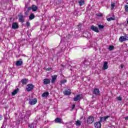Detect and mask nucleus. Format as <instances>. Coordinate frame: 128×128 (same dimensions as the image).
<instances>
[{"instance_id": "nucleus-42", "label": "nucleus", "mask_w": 128, "mask_h": 128, "mask_svg": "<svg viewBox=\"0 0 128 128\" xmlns=\"http://www.w3.org/2000/svg\"><path fill=\"white\" fill-rule=\"evenodd\" d=\"M61 66H62V68H64V66L63 64H61Z\"/></svg>"}, {"instance_id": "nucleus-41", "label": "nucleus", "mask_w": 128, "mask_h": 128, "mask_svg": "<svg viewBox=\"0 0 128 128\" xmlns=\"http://www.w3.org/2000/svg\"><path fill=\"white\" fill-rule=\"evenodd\" d=\"M121 68H124V65H122V64L121 65Z\"/></svg>"}, {"instance_id": "nucleus-39", "label": "nucleus", "mask_w": 128, "mask_h": 128, "mask_svg": "<svg viewBox=\"0 0 128 128\" xmlns=\"http://www.w3.org/2000/svg\"><path fill=\"white\" fill-rule=\"evenodd\" d=\"M124 119L126 120H128V116H126L124 118Z\"/></svg>"}, {"instance_id": "nucleus-27", "label": "nucleus", "mask_w": 128, "mask_h": 128, "mask_svg": "<svg viewBox=\"0 0 128 128\" xmlns=\"http://www.w3.org/2000/svg\"><path fill=\"white\" fill-rule=\"evenodd\" d=\"M114 46H109L108 50H114Z\"/></svg>"}, {"instance_id": "nucleus-2", "label": "nucleus", "mask_w": 128, "mask_h": 128, "mask_svg": "<svg viewBox=\"0 0 128 128\" xmlns=\"http://www.w3.org/2000/svg\"><path fill=\"white\" fill-rule=\"evenodd\" d=\"M94 121V118L92 116H89L87 119V123L90 124Z\"/></svg>"}, {"instance_id": "nucleus-45", "label": "nucleus", "mask_w": 128, "mask_h": 128, "mask_svg": "<svg viewBox=\"0 0 128 128\" xmlns=\"http://www.w3.org/2000/svg\"><path fill=\"white\" fill-rule=\"evenodd\" d=\"M70 124H72V122H70Z\"/></svg>"}, {"instance_id": "nucleus-43", "label": "nucleus", "mask_w": 128, "mask_h": 128, "mask_svg": "<svg viewBox=\"0 0 128 128\" xmlns=\"http://www.w3.org/2000/svg\"><path fill=\"white\" fill-rule=\"evenodd\" d=\"M74 13L76 14H77L78 13V11H76L75 12H74Z\"/></svg>"}, {"instance_id": "nucleus-8", "label": "nucleus", "mask_w": 128, "mask_h": 128, "mask_svg": "<svg viewBox=\"0 0 128 128\" xmlns=\"http://www.w3.org/2000/svg\"><path fill=\"white\" fill-rule=\"evenodd\" d=\"M93 94L100 96V90L98 88H94L93 90Z\"/></svg>"}, {"instance_id": "nucleus-20", "label": "nucleus", "mask_w": 128, "mask_h": 128, "mask_svg": "<svg viewBox=\"0 0 128 128\" xmlns=\"http://www.w3.org/2000/svg\"><path fill=\"white\" fill-rule=\"evenodd\" d=\"M78 4L80 6H84L86 2H84V0H80L78 2Z\"/></svg>"}, {"instance_id": "nucleus-29", "label": "nucleus", "mask_w": 128, "mask_h": 128, "mask_svg": "<svg viewBox=\"0 0 128 128\" xmlns=\"http://www.w3.org/2000/svg\"><path fill=\"white\" fill-rule=\"evenodd\" d=\"M98 28L99 30H102V28H104V26L103 25H98Z\"/></svg>"}, {"instance_id": "nucleus-35", "label": "nucleus", "mask_w": 128, "mask_h": 128, "mask_svg": "<svg viewBox=\"0 0 128 128\" xmlns=\"http://www.w3.org/2000/svg\"><path fill=\"white\" fill-rule=\"evenodd\" d=\"M117 100H122V99L121 96H118V97H117Z\"/></svg>"}, {"instance_id": "nucleus-6", "label": "nucleus", "mask_w": 128, "mask_h": 128, "mask_svg": "<svg viewBox=\"0 0 128 128\" xmlns=\"http://www.w3.org/2000/svg\"><path fill=\"white\" fill-rule=\"evenodd\" d=\"M80 96H82V94H79L76 95V96L73 98L74 101V102H78V101H79V102H80V101L82 100V97H80Z\"/></svg>"}, {"instance_id": "nucleus-33", "label": "nucleus", "mask_w": 128, "mask_h": 128, "mask_svg": "<svg viewBox=\"0 0 128 128\" xmlns=\"http://www.w3.org/2000/svg\"><path fill=\"white\" fill-rule=\"evenodd\" d=\"M26 26H28H28H30V22H26Z\"/></svg>"}, {"instance_id": "nucleus-5", "label": "nucleus", "mask_w": 128, "mask_h": 128, "mask_svg": "<svg viewBox=\"0 0 128 128\" xmlns=\"http://www.w3.org/2000/svg\"><path fill=\"white\" fill-rule=\"evenodd\" d=\"M90 30H92V32H100V30H98V28L94 25L90 26Z\"/></svg>"}, {"instance_id": "nucleus-7", "label": "nucleus", "mask_w": 128, "mask_h": 128, "mask_svg": "<svg viewBox=\"0 0 128 128\" xmlns=\"http://www.w3.org/2000/svg\"><path fill=\"white\" fill-rule=\"evenodd\" d=\"M38 102V100L36 98L32 99L30 100L29 101V104H30L31 106H34V104H36Z\"/></svg>"}, {"instance_id": "nucleus-14", "label": "nucleus", "mask_w": 128, "mask_h": 128, "mask_svg": "<svg viewBox=\"0 0 128 128\" xmlns=\"http://www.w3.org/2000/svg\"><path fill=\"white\" fill-rule=\"evenodd\" d=\"M12 28L14 30H16V28H18V24L16 22H13L12 24Z\"/></svg>"}, {"instance_id": "nucleus-16", "label": "nucleus", "mask_w": 128, "mask_h": 128, "mask_svg": "<svg viewBox=\"0 0 128 128\" xmlns=\"http://www.w3.org/2000/svg\"><path fill=\"white\" fill-rule=\"evenodd\" d=\"M32 12H36L38 10V8L36 5H32L31 6Z\"/></svg>"}, {"instance_id": "nucleus-25", "label": "nucleus", "mask_w": 128, "mask_h": 128, "mask_svg": "<svg viewBox=\"0 0 128 128\" xmlns=\"http://www.w3.org/2000/svg\"><path fill=\"white\" fill-rule=\"evenodd\" d=\"M76 126H82V121L78 120L75 124Z\"/></svg>"}, {"instance_id": "nucleus-12", "label": "nucleus", "mask_w": 128, "mask_h": 128, "mask_svg": "<svg viewBox=\"0 0 128 128\" xmlns=\"http://www.w3.org/2000/svg\"><path fill=\"white\" fill-rule=\"evenodd\" d=\"M108 62H104L102 70H108Z\"/></svg>"}, {"instance_id": "nucleus-30", "label": "nucleus", "mask_w": 128, "mask_h": 128, "mask_svg": "<svg viewBox=\"0 0 128 128\" xmlns=\"http://www.w3.org/2000/svg\"><path fill=\"white\" fill-rule=\"evenodd\" d=\"M124 10H125V12H128V5L125 6Z\"/></svg>"}, {"instance_id": "nucleus-18", "label": "nucleus", "mask_w": 128, "mask_h": 128, "mask_svg": "<svg viewBox=\"0 0 128 128\" xmlns=\"http://www.w3.org/2000/svg\"><path fill=\"white\" fill-rule=\"evenodd\" d=\"M28 80L26 78L22 79L21 80V82L23 85L26 86V84H28Z\"/></svg>"}, {"instance_id": "nucleus-1", "label": "nucleus", "mask_w": 128, "mask_h": 128, "mask_svg": "<svg viewBox=\"0 0 128 128\" xmlns=\"http://www.w3.org/2000/svg\"><path fill=\"white\" fill-rule=\"evenodd\" d=\"M18 17L20 22H24V16L22 15V13H20L18 15Z\"/></svg>"}, {"instance_id": "nucleus-22", "label": "nucleus", "mask_w": 128, "mask_h": 128, "mask_svg": "<svg viewBox=\"0 0 128 128\" xmlns=\"http://www.w3.org/2000/svg\"><path fill=\"white\" fill-rule=\"evenodd\" d=\"M34 18H36V16H34V14L33 13L30 14V15L29 16V20H34Z\"/></svg>"}, {"instance_id": "nucleus-17", "label": "nucleus", "mask_w": 128, "mask_h": 128, "mask_svg": "<svg viewBox=\"0 0 128 128\" xmlns=\"http://www.w3.org/2000/svg\"><path fill=\"white\" fill-rule=\"evenodd\" d=\"M52 79L51 80V82L52 84H54L56 80V78H58V76L57 75H54L53 76H52Z\"/></svg>"}, {"instance_id": "nucleus-15", "label": "nucleus", "mask_w": 128, "mask_h": 128, "mask_svg": "<svg viewBox=\"0 0 128 128\" xmlns=\"http://www.w3.org/2000/svg\"><path fill=\"white\" fill-rule=\"evenodd\" d=\"M16 64L17 66H22V60L20 59L16 61Z\"/></svg>"}, {"instance_id": "nucleus-32", "label": "nucleus", "mask_w": 128, "mask_h": 128, "mask_svg": "<svg viewBox=\"0 0 128 128\" xmlns=\"http://www.w3.org/2000/svg\"><path fill=\"white\" fill-rule=\"evenodd\" d=\"M52 68H48L46 69V70L48 72H50V70H52Z\"/></svg>"}, {"instance_id": "nucleus-9", "label": "nucleus", "mask_w": 128, "mask_h": 128, "mask_svg": "<svg viewBox=\"0 0 128 128\" xmlns=\"http://www.w3.org/2000/svg\"><path fill=\"white\" fill-rule=\"evenodd\" d=\"M101 123L102 122L100 121L95 122L94 125L95 128H102V124Z\"/></svg>"}, {"instance_id": "nucleus-3", "label": "nucleus", "mask_w": 128, "mask_h": 128, "mask_svg": "<svg viewBox=\"0 0 128 128\" xmlns=\"http://www.w3.org/2000/svg\"><path fill=\"white\" fill-rule=\"evenodd\" d=\"M119 40L120 42H126V40H128V35H126L125 36H121L119 38Z\"/></svg>"}, {"instance_id": "nucleus-24", "label": "nucleus", "mask_w": 128, "mask_h": 128, "mask_svg": "<svg viewBox=\"0 0 128 128\" xmlns=\"http://www.w3.org/2000/svg\"><path fill=\"white\" fill-rule=\"evenodd\" d=\"M68 82V80L66 79L60 80V86H62V84H64Z\"/></svg>"}, {"instance_id": "nucleus-34", "label": "nucleus", "mask_w": 128, "mask_h": 128, "mask_svg": "<svg viewBox=\"0 0 128 128\" xmlns=\"http://www.w3.org/2000/svg\"><path fill=\"white\" fill-rule=\"evenodd\" d=\"M75 108H76V104H74L72 105V109H71V110H74V109Z\"/></svg>"}, {"instance_id": "nucleus-13", "label": "nucleus", "mask_w": 128, "mask_h": 128, "mask_svg": "<svg viewBox=\"0 0 128 128\" xmlns=\"http://www.w3.org/2000/svg\"><path fill=\"white\" fill-rule=\"evenodd\" d=\"M44 84H50V80L48 78H45L43 80Z\"/></svg>"}, {"instance_id": "nucleus-37", "label": "nucleus", "mask_w": 128, "mask_h": 128, "mask_svg": "<svg viewBox=\"0 0 128 128\" xmlns=\"http://www.w3.org/2000/svg\"><path fill=\"white\" fill-rule=\"evenodd\" d=\"M78 28H82V24L80 23L78 25Z\"/></svg>"}, {"instance_id": "nucleus-23", "label": "nucleus", "mask_w": 128, "mask_h": 128, "mask_svg": "<svg viewBox=\"0 0 128 128\" xmlns=\"http://www.w3.org/2000/svg\"><path fill=\"white\" fill-rule=\"evenodd\" d=\"M48 94H50V93H48V92H46L43 93V94H42V98L48 96Z\"/></svg>"}, {"instance_id": "nucleus-19", "label": "nucleus", "mask_w": 128, "mask_h": 128, "mask_svg": "<svg viewBox=\"0 0 128 128\" xmlns=\"http://www.w3.org/2000/svg\"><path fill=\"white\" fill-rule=\"evenodd\" d=\"M62 118H56L55 120H54V122H56V124H60L62 122Z\"/></svg>"}, {"instance_id": "nucleus-40", "label": "nucleus", "mask_w": 128, "mask_h": 128, "mask_svg": "<svg viewBox=\"0 0 128 128\" xmlns=\"http://www.w3.org/2000/svg\"><path fill=\"white\" fill-rule=\"evenodd\" d=\"M2 120V116H0V120Z\"/></svg>"}, {"instance_id": "nucleus-11", "label": "nucleus", "mask_w": 128, "mask_h": 128, "mask_svg": "<svg viewBox=\"0 0 128 128\" xmlns=\"http://www.w3.org/2000/svg\"><path fill=\"white\" fill-rule=\"evenodd\" d=\"M110 117V116H105L104 117H101L100 118V122H106V119Z\"/></svg>"}, {"instance_id": "nucleus-26", "label": "nucleus", "mask_w": 128, "mask_h": 128, "mask_svg": "<svg viewBox=\"0 0 128 128\" xmlns=\"http://www.w3.org/2000/svg\"><path fill=\"white\" fill-rule=\"evenodd\" d=\"M116 20V18L114 17H110L107 18L108 22H111V20Z\"/></svg>"}, {"instance_id": "nucleus-36", "label": "nucleus", "mask_w": 128, "mask_h": 128, "mask_svg": "<svg viewBox=\"0 0 128 128\" xmlns=\"http://www.w3.org/2000/svg\"><path fill=\"white\" fill-rule=\"evenodd\" d=\"M30 12L28 11V10L24 12V14L25 16H28V14Z\"/></svg>"}, {"instance_id": "nucleus-44", "label": "nucleus", "mask_w": 128, "mask_h": 128, "mask_svg": "<svg viewBox=\"0 0 128 128\" xmlns=\"http://www.w3.org/2000/svg\"><path fill=\"white\" fill-rule=\"evenodd\" d=\"M102 14L98 15V16H102Z\"/></svg>"}, {"instance_id": "nucleus-38", "label": "nucleus", "mask_w": 128, "mask_h": 128, "mask_svg": "<svg viewBox=\"0 0 128 128\" xmlns=\"http://www.w3.org/2000/svg\"><path fill=\"white\" fill-rule=\"evenodd\" d=\"M27 10L28 12H30V10H32V6L30 7H28Z\"/></svg>"}, {"instance_id": "nucleus-4", "label": "nucleus", "mask_w": 128, "mask_h": 128, "mask_svg": "<svg viewBox=\"0 0 128 128\" xmlns=\"http://www.w3.org/2000/svg\"><path fill=\"white\" fill-rule=\"evenodd\" d=\"M34 86L32 84H28L26 86V90L27 92H30L32 90H34Z\"/></svg>"}, {"instance_id": "nucleus-10", "label": "nucleus", "mask_w": 128, "mask_h": 128, "mask_svg": "<svg viewBox=\"0 0 128 128\" xmlns=\"http://www.w3.org/2000/svg\"><path fill=\"white\" fill-rule=\"evenodd\" d=\"M63 94L64 96H70V94H72V92L70 90H69V91L68 90H64Z\"/></svg>"}, {"instance_id": "nucleus-28", "label": "nucleus", "mask_w": 128, "mask_h": 128, "mask_svg": "<svg viewBox=\"0 0 128 128\" xmlns=\"http://www.w3.org/2000/svg\"><path fill=\"white\" fill-rule=\"evenodd\" d=\"M116 6V3H112L111 4V10H114V6Z\"/></svg>"}, {"instance_id": "nucleus-21", "label": "nucleus", "mask_w": 128, "mask_h": 128, "mask_svg": "<svg viewBox=\"0 0 128 128\" xmlns=\"http://www.w3.org/2000/svg\"><path fill=\"white\" fill-rule=\"evenodd\" d=\"M18 92H20V89H18V88L17 89H16L13 91V92L12 94V96H16V94H18Z\"/></svg>"}, {"instance_id": "nucleus-31", "label": "nucleus", "mask_w": 128, "mask_h": 128, "mask_svg": "<svg viewBox=\"0 0 128 128\" xmlns=\"http://www.w3.org/2000/svg\"><path fill=\"white\" fill-rule=\"evenodd\" d=\"M29 128H34V124H29Z\"/></svg>"}]
</instances>
